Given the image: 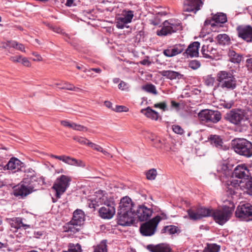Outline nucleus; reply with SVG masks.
I'll list each match as a JSON object with an SVG mask.
<instances>
[{
    "instance_id": "1",
    "label": "nucleus",
    "mask_w": 252,
    "mask_h": 252,
    "mask_svg": "<svg viewBox=\"0 0 252 252\" xmlns=\"http://www.w3.org/2000/svg\"><path fill=\"white\" fill-rule=\"evenodd\" d=\"M217 87L224 91H230L236 89L237 80L232 73L221 70L218 72L216 77Z\"/></svg>"
},
{
    "instance_id": "2",
    "label": "nucleus",
    "mask_w": 252,
    "mask_h": 252,
    "mask_svg": "<svg viewBox=\"0 0 252 252\" xmlns=\"http://www.w3.org/2000/svg\"><path fill=\"white\" fill-rule=\"evenodd\" d=\"M234 208L232 204L231 207L223 206L221 209H210V217H212L216 223L222 225L230 219Z\"/></svg>"
},
{
    "instance_id": "3",
    "label": "nucleus",
    "mask_w": 252,
    "mask_h": 252,
    "mask_svg": "<svg viewBox=\"0 0 252 252\" xmlns=\"http://www.w3.org/2000/svg\"><path fill=\"white\" fill-rule=\"evenodd\" d=\"M234 151L238 155L250 158L252 156V143L244 138H235L231 142Z\"/></svg>"
},
{
    "instance_id": "4",
    "label": "nucleus",
    "mask_w": 252,
    "mask_h": 252,
    "mask_svg": "<svg viewBox=\"0 0 252 252\" xmlns=\"http://www.w3.org/2000/svg\"><path fill=\"white\" fill-rule=\"evenodd\" d=\"M71 180V177L64 175H61L57 178L52 188L56 191V196L57 198H60L66 191Z\"/></svg>"
},
{
    "instance_id": "5",
    "label": "nucleus",
    "mask_w": 252,
    "mask_h": 252,
    "mask_svg": "<svg viewBox=\"0 0 252 252\" xmlns=\"http://www.w3.org/2000/svg\"><path fill=\"white\" fill-rule=\"evenodd\" d=\"M180 21L173 19L165 21L163 23V27L159 30L157 31L158 36H166L171 34L181 29Z\"/></svg>"
},
{
    "instance_id": "6",
    "label": "nucleus",
    "mask_w": 252,
    "mask_h": 252,
    "mask_svg": "<svg viewBox=\"0 0 252 252\" xmlns=\"http://www.w3.org/2000/svg\"><path fill=\"white\" fill-rule=\"evenodd\" d=\"M160 220V217L157 216L148 221L141 224L139 230L142 235L144 236L153 235L156 232L157 226Z\"/></svg>"
},
{
    "instance_id": "7",
    "label": "nucleus",
    "mask_w": 252,
    "mask_h": 252,
    "mask_svg": "<svg viewBox=\"0 0 252 252\" xmlns=\"http://www.w3.org/2000/svg\"><path fill=\"white\" fill-rule=\"evenodd\" d=\"M246 113L241 109H232L227 112L224 116V119L234 125H240L245 121Z\"/></svg>"
},
{
    "instance_id": "8",
    "label": "nucleus",
    "mask_w": 252,
    "mask_h": 252,
    "mask_svg": "<svg viewBox=\"0 0 252 252\" xmlns=\"http://www.w3.org/2000/svg\"><path fill=\"white\" fill-rule=\"evenodd\" d=\"M198 116L202 121L206 123L211 122L214 124L217 123L221 118V115L220 111L209 109L202 110L199 113Z\"/></svg>"
},
{
    "instance_id": "9",
    "label": "nucleus",
    "mask_w": 252,
    "mask_h": 252,
    "mask_svg": "<svg viewBox=\"0 0 252 252\" xmlns=\"http://www.w3.org/2000/svg\"><path fill=\"white\" fill-rule=\"evenodd\" d=\"M118 222L122 226H129L135 223V214L134 210L129 211H118Z\"/></svg>"
},
{
    "instance_id": "10",
    "label": "nucleus",
    "mask_w": 252,
    "mask_h": 252,
    "mask_svg": "<svg viewBox=\"0 0 252 252\" xmlns=\"http://www.w3.org/2000/svg\"><path fill=\"white\" fill-rule=\"evenodd\" d=\"M190 220H200L203 218L210 216V209L203 207L191 208L187 211Z\"/></svg>"
},
{
    "instance_id": "11",
    "label": "nucleus",
    "mask_w": 252,
    "mask_h": 252,
    "mask_svg": "<svg viewBox=\"0 0 252 252\" xmlns=\"http://www.w3.org/2000/svg\"><path fill=\"white\" fill-rule=\"evenodd\" d=\"M235 216L246 221L252 220V205L245 203L239 205L235 211Z\"/></svg>"
},
{
    "instance_id": "12",
    "label": "nucleus",
    "mask_w": 252,
    "mask_h": 252,
    "mask_svg": "<svg viewBox=\"0 0 252 252\" xmlns=\"http://www.w3.org/2000/svg\"><path fill=\"white\" fill-rule=\"evenodd\" d=\"M115 213V203L109 200L98 210L99 216L103 219H110Z\"/></svg>"
},
{
    "instance_id": "13",
    "label": "nucleus",
    "mask_w": 252,
    "mask_h": 252,
    "mask_svg": "<svg viewBox=\"0 0 252 252\" xmlns=\"http://www.w3.org/2000/svg\"><path fill=\"white\" fill-rule=\"evenodd\" d=\"M135 216L140 221H147L151 218L153 211L144 205H139L134 208Z\"/></svg>"
},
{
    "instance_id": "14",
    "label": "nucleus",
    "mask_w": 252,
    "mask_h": 252,
    "mask_svg": "<svg viewBox=\"0 0 252 252\" xmlns=\"http://www.w3.org/2000/svg\"><path fill=\"white\" fill-rule=\"evenodd\" d=\"M35 189L32 185H25L19 184L13 188V194L16 197L19 198H24L27 195L34 191Z\"/></svg>"
},
{
    "instance_id": "15",
    "label": "nucleus",
    "mask_w": 252,
    "mask_h": 252,
    "mask_svg": "<svg viewBox=\"0 0 252 252\" xmlns=\"http://www.w3.org/2000/svg\"><path fill=\"white\" fill-rule=\"evenodd\" d=\"M238 36L247 42H252V27L250 25H240L236 28Z\"/></svg>"
},
{
    "instance_id": "16",
    "label": "nucleus",
    "mask_w": 252,
    "mask_h": 252,
    "mask_svg": "<svg viewBox=\"0 0 252 252\" xmlns=\"http://www.w3.org/2000/svg\"><path fill=\"white\" fill-rule=\"evenodd\" d=\"M203 2L201 0H185L183 11L195 14L202 7Z\"/></svg>"
},
{
    "instance_id": "17",
    "label": "nucleus",
    "mask_w": 252,
    "mask_h": 252,
    "mask_svg": "<svg viewBox=\"0 0 252 252\" xmlns=\"http://www.w3.org/2000/svg\"><path fill=\"white\" fill-rule=\"evenodd\" d=\"M233 176L239 178L248 179L252 176L250 170L245 164L237 165L232 172Z\"/></svg>"
},
{
    "instance_id": "18",
    "label": "nucleus",
    "mask_w": 252,
    "mask_h": 252,
    "mask_svg": "<svg viewBox=\"0 0 252 252\" xmlns=\"http://www.w3.org/2000/svg\"><path fill=\"white\" fill-rule=\"evenodd\" d=\"M24 164L16 158H11L7 163L3 167V170H11L13 173H15L21 170L23 167Z\"/></svg>"
},
{
    "instance_id": "19",
    "label": "nucleus",
    "mask_w": 252,
    "mask_h": 252,
    "mask_svg": "<svg viewBox=\"0 0 252 252\" xmlns=\"http://www.w3.org/2000/svg\"><path fill=\"white\" fill-rule=\"evenodd\" d=\"M109 200L107 199L106 196L102 194H99L98 195L94 196L89 200L88 205L90 208H93L94 210H95L100 205H104V204Z\"/></svg>"
},
{
    "instance_id": "20",
    "label": "nucleus",
    "mask_w": 252,
    "mask_h": 252,
    "mask_svg": "<svg viewBox=\"0 0 252 252\" xmlns=\"http://www.w3.org/2000/svg\"><path fill=\"white\" fill-rule=\"evenodd\" d=\"M146 249L150 252H173L170 245L166 243L149 244L146 246Z\"/></svg>"
},
{
    "instance_id": "21",
    "label": "nucleus",
    "mask_w": 252,
    "mask_h": 252,
    "mask_svg": "<svg viewBox=\"0 0 252 252\" xmlns=\"http://www.w3.org/2000/svg\"><path fill=\"white\" fill-rule=\"evenodd\" d=\"M185 48L184 44H176L172 47H169L163 51V54L167 57L175 56L183 52Z\"/></svg>"
},
{
    "instance_id": "22",
    "label": "nucleus",
    "mask_w": 252,
    "mask_h": 252,
    "mask_svg": "<svg viewBox=\"0 0 252 252\" xmlns=\"http://www.w3.org/2000/svg\"><path fill=\"white\" fill-rule=\"evenodd\" d=\"M133 12L129 10L122 17L117 19L116 27L118 29H123L125 27V25L129 23L133 17Z\"/></svg>"
},
{
    "instance_id": "23",
    "label": "nucleus",
    "mask_w": 252,
    "mask_h": 252,
    "mask_svg": "<svg viewBox=\"0 0 252 252\" xmlns=\"http://www.w3.org/2000/svg\"><path fill=\"white\" fill-rule=\"evenodd\" d=\"M23 219L20 217H15L9 219L8 222L11 227L16 229L23 228L24 229L26 230L28 228H31V225L24 223L23 222Z\"/></svg>"
},
{
    "instance_id": "24",
    "label": "nucleus",
    "mask_w": 252,
    "mask_h": 252,
    "mask_svg": "<svg viewBox=\"0 0 252 252\" xmlns=\"http://www.w3.org/2000/svg\"><path fill=\"white\" fill-rule=\"evenodd\" d=\"M135 206L129 197L125 196L121 199L119 205L120 209L118 211H125L134 210Z\"/></svg>"
},
{
    "instance_id": "25",
    "label": "nucleus",
    "mask_w": 252,
    "mask_h": 252,
    "mask_svg": "<svg viewBox=\"0 0 252 252\" xmlns=\"http://www.w3.org/2000/svg\"><path fill=\"white\" fill-rule=\"evenodd\" d=\"M199 47L200 43L199 42H193L188 46L184 54H186L188 57L190 58L197 57L199 55Z\"/></svg>"
},
{
    "instance_id": "26",
    "label": "nucleus",
    "mask_w": 252,
    "mask_h": 252,
    "mask_svg": "<svg viewBox=\"0 0 252 252\" xmlns=\"http://www.w3.org/2000/svg\"><path fill=\"white\" fill-rule=\"evenodd\" d=\"M81 225L70 220L65 224L63 228L64 232L68 233L70 235H72L78 232L81 230Z\"/></svg>"
},
{
    "instance_id": "27",
    "label": "nucleus",
    "mask_w": 252,
    "mask_h": 252,
    "mask_svg": "<svg viewBox=\"0 0 252 252\" xmlns=\"http://www.w3.org/2000/svg\"><path fill=\"white\" fill-rule=\"evenodd\" d=\"M160 74L171 80L180 79L183 78L184 75L179 72L173 70H162L159 72Z\"/></svg>"
},
{
    "instance_id": "28",
    "label": "nucleus",
    "mask_w": 252,
    "mask_h": 252,
    "mask_svg": "<svg viewBox=\"0 0 252 252\" xmlns=\"http://www.w3.org/2000/svg\"><path fill=\"white\" fill-rule=\"evenodd\" d=\"M72 222L82 225L85 221V214L84 212L80 209L76 210L73 214V217L71 220Z\"/></svg>"
},
{
    "instance_id": "29",
    "label": "nucleus",
    "mask_w": 252,
    "mask_h": 252,
    "mask_svg": "<svg viewBox=\"0 0 252 252\" xmlns=\"http://www.w3.org/2000/svg\"><path fill=\"white\" fill-rule=\"evenodd\" d=\"M140 112L147 118L155 121H157L159 116L158 112L153 110L150 106L145 109H142Z\"/></svg>"
},
{
    "instance_id": "30",
    "label": "nucleus",
    "mask_w": 252,
    "mask_h": 252,
    "mask_svg": "<svg viewBox=\"0 0 252 252\" xmlns=\"http://www.w3.org/2000/svg\"><path fill=\"white\" fill-rule=\"evenodd\" d=\"M216 52V50L214 49L212 47L208 45H203L202 47L201 53L203 56V57L209 59H213L215 57L214 54Z\"/></svg>"
},
{
    "instance_id": "31",
    "label": "nucleus",
    "mask_w": 252,
    "mask_h": 252,
    "mask_svg": "<svg viewBox=\"0 0 252 252\" xmlns=\"http://www.w3.org/2000/svg\"><path fill=\"white\" fill-rule=\"evenodd\" d=\"M229 60L232 63L239 64L242 59L243 55L236 53L233 49H229L228 52Z\"/></svg>"
},
{
    "instance_id": "32",
    "label": "nucleus",
    "mask_w": 252,
    "mask_h": 252,
    "mask_svg": "<svg viewBox=\"0 0 252 252\" xmlns=\"http://www.w3.org/2000/svg\"><path fill=\"white\" fill-rule=\"evenodd\" d=\"M210 142L213 146L219 149H223V141L221 138L218 135H211L209 138Z\"/></svg>"
},
{
    "instance_id": "33",
    "label": "nucleus",
    "mask_w": 252,
    "mask_h": 252,
    "mask_svg": "<svg viewBox=\"0 0 252 252\" xmlns=\"http://www.w3.org/2000/svg\"><path fill=\"white\" fill-rule=\"evenodd\" d=\"M63 162L71 165L79 167H84L85 163L81 160H77L76 158H72L68 156H64Z\"/></svg>"
},
{
    "instance_id": "34",
    "label": "nucleus",
    "mask_w": 252,
    "mask_h": 252,
    "mask_svg": "<svg viewBox=\"0 0 252 252\" xmlns=\"http://www.w3.org/2000/svg\"><path fill=\"white\" fill-rule=\"evenodd\" d=\"M218 43L221 45H228L231 43L230 37L225 33L219 34L216 37Z\"/></svg>"
},
{
    "instance_id": "35",
    "label": "nucleus",
    "mask_w": 252,
    "mask_h": 252,
    "mask_svg": "<svg viewBox=\"0 0 252 252\" xmlns=\"http://www.w3.org/2000/svg\"><path fill=\"white\" fill-rule=\"evenodd\" d=\"M220 246L215 243H207L202 252H219Z\"/></svg>"
},
{
    "instance_id": "36",
    "label": "nucleus",
    "mask_w": 252,
    "mask_h": 252,
    "mask_svg": "<svg viewBox=\"0 0 252 252\" xmlns=\"http://www.w3.org/2000/svg\"><path fill=\"white\" fill-rule=\"evenodd\" d=\"M213 20L216 23H225L227 22L226 15L221 12L217 13L213 16Z\"/></svg>"
},
{
    "instance_id": "37",
    "label": "nucleus",
    "mask_w": 252,
    "mask_h": 252,
    "mask_svg": "<svg viewBox=\"0 0 252 252\" xmlns=\"http://www.w3.org/2000/svg\"><path fill=\"white\" fill-rule=\"evenodd\" d=\"M180 232V230L178 227L173 225L165 226L162 229V233H167L170 235L174 234Z\"/></svg>"
},
{
    "instance_id": "38",
    "label": "nucleus",
    "mask_w": 252,
    "mask_h": 252,
    "mask_svg": "<svg viewBox=\"0 0 252 252\" xmlns=\"http://www.w3.org/2000/svg\"><path fill=\"white\" fill-rule=\"evenodd\" d=\"M55 85L59 86V88L62 90H67L70 91H76V87L73 85L67 82H63L61 83H56Z\"/></svg>"
},
{
    "instance_id": "39",
    "label": "nucleus",
    "mask_w": 252,
    "mask_h": 252,
    "mask_svg": "<svg viewBox=\"0 0 252 252\" xmlns=\"http://www.w3.org/2000/svg\"><path fill=\"white\" fill-rule=\"evenodd\" d=\"M81 246L79 244L69 243L68 245V250L63 252H82Z\"/></svg>"
},
{
    "instance_id": "40",
    "label": "nucleus",
    "mask_w": 252,
    "mask_h": 252,
    "mask_svg": "<svg viewBox=\"0 0 252 252\" xmlns=\"http://www.w3.org/2000/svg\"><path fill=\"white\" fill-rule=\"evenodd\" d=\"M142 89L146 92L153 94H157L158 92L157 91L155 86L151 83H148L142 87Z\"/></svg>"
},
{
    "instance_id": "41",
    "label": "nucleus",
    "mask_w": 252,
    "mask_h": 252,
    "mask_svg": "<svg viewBox=\"0 0 252 252\" xmlns=\"http://www.w3.org/2000/svg\"><path fill=\"white\" fill-rule=\"evenodd\" d=\"M94 252H107L106 240H103L94 250Z\"/></svg>"
},
{
    "instance_id": "42",
    "label": "nucleus",
    "mask_w": 252,
    "mask_h": 252,
    "mask_svg": "<svg viewBox=\"0 0 252 252\" xmlns=\"http://www.w3.org/2000/svg\"><path fill=\"white\" fill-rule=\"evenodd\" d=\"M146 178L149 180H154L157 175V171L154 168L149 170L146 173Z\"/></svg>"
},
{
    "instance_id": "43",
    "label": "nucleus",
    "mask_w": 252,
    "mask_h": 252,
    "mask_svg": "<svg viewBox=\"0 0 252 252\" xmlns=\"http://www.w3.org/2000/svg\"><path fill=\"white\" fill-rule=\"evenodd\" d=\"M200 62L196 60H191L189 63V67L193 70L198 69L200 67Z\"/></svg>"
},
{
    "instance_id": "44",
    "label": "nucleus",
    "mask_w": 252,
    "mask_h": 252,
    "mask_svg": "<svg viewBox=\"0 0 252 252\" xmlns=\"http://www.w3.org/2000/svg\"><path fill=\"white\" fill-rule=\"evenodd\" d=\"M245 186L247 193L250 195L252 196V176L246 183Z\"/></svg>"
},
{
    "instance_id": "45",
    "label": "nucleus",
    "mask_w": 252,
    "mask_h": 252,
    "mask_svg": "<svg viewBox=\"0 0 252 252\" xmlns=\"http://www.w3.org/2000/svg\"><path fill=\"white\" fill-rule=\"evenodd\" d=\"M73 139L81 144L86 145L87 146H89V143L90 142L87 138L80 136H75L73 138Z\"/></svg>"
},
{
    "instance_id": "46",
    "label": "nucleus",
    "mask_w": 252,
    "mask_h": 252,
    "mask_svg": "<svg viewBox=\"0 0 252 252\" xmlns=\"http://www.w3.org/2000/svg\"><path fill=\"white\" fill-rule=\"evenodd\" d=\"M61 124L62 126L68 127L69 128H71L72 129L75 130L76 129V124L74 123H70L69 121L66 120L62 121L61 122Z\"/></svg>"
},
{
    "instance_id": "47",
    "label": "nucleus",
    "mask_w": 252,
    "mask_h": 252,
    "mask_svg": "<svg viewBox=\"0 0 252 252\" xmlns=\"http://www.w3.org/2000/svg\"><path fill=\"white\" fill-rule=\"evenodd\" d=\"M215 82V78L211 76H207L205 79V84L207 86H213Z\"/></svg>"
},
{
    "instance_id": "48",
    "label": "nucleus",
    "mask_w": 252,
    "mask_h": 252,
    "mask_svg": "<svg viewBox=\"0 0 252 252\" xmlns=\"http://www.w3.org/2000/svg\"><path fill=\"white\" fill-rule=\"evenodd\" d=\"M172 130L175 133L178 134L182 135L184 133L183 129L181 126L177 125L172 126Z\"/></svg>"
},
{
    "instance_id": "49",
    "label": "nucleus",
    "mask_w": 252,
    "mask_h": 252,
    "mask_svg": "<svg viewBox=\"0 0 252 252\" xmlns=\"http://www.w3.org/2000/svg\"><path fill=\"white\" fill-rule=\"evenodd\" d=\"M227 187L226 188V191L228 194L232 195L236 194L237 193V190L236 189L233 188L232 186L229 185V183H227Z\"/></svg>"
},
{
    "instance_id": "50",
    "label": "nucleus",
    "mask_w": 252,
    "mask_h": 252,
    "mask_svg": "<svg viewBox=\"0 0 252 252\" xmlns=\"http://www.w3.org/2000/svg\"><path fill=\"white\" fill-rule=\"evenodd\" d=\"M154 107L155 108H159L164 111L167 110V104L165 102H162L160 103L155 104Z\"/></svg>"
},
{
    "instance_id": "51",
    "label": "nucleus",
    "mask_w": 252,
    "mask_h": 252,
    "mask_svg": "<svg viewBox=\"0 0 252 252\" xmlns=\"http://www.w3.org/2000/svg\"><path fill=\"white\" fill-rule=\"evenodd\" d=\"M113 110L117 112H127L128 108L124 106L116 105L115 108Z\"/></svg>"
},
{
    "instance_id": "52",
    "label": "nucleus",
    "mask_w": 252,
    "mask_h": 252,
    "mask_svg": "<svg viewBox=\"0 0 252 252\" xmlns=\"http://www.w3.org/2000/svg\"><path fill=\"white\" fill-rule=\"evenodd\" d=\"M90 147L92 148L93 149L100 152V151H102V147L99 145H98L95 143L90 142L89 143V146Z\"/></svg>"
},
{
    "instance_id": "53",
    "label": "nucleus",
    "mask_w": 252,
    "mask_h": 252,
    "mask_svg": "<svg viewBox=\"0 0 252 252\" xmlns=\"http://www.w3.org/2000/svg\"><path fill=\"white\" fill-rule=\"evenodd\" d=\"M229 185L236 189V190H238L240 187L239 183L238 180L230 181V184H229Z\"/></svg>"
},
{
    "instance_id": "54",
    "label": "nucleus",
    "mask_w": 252,
    "mask_h": 252,
    "mask_svg": "<svg viewBox=\"0 0 252 252\" xmlns=\"http://www.w3.org/2000/svg\"><path fill=\"white\" fill-rule=\"evenodd\" d=\"M212 22H214L213 20V17L211 19H206L204 22V26L206 27L210 25L212 27L215 26V24L212 23Z\"/></svg>"
},
{
    "instance_id": "55",
    "label": "nucleus",
    "mask_w": 252,
    "mask_h": 252,
    "mask_svg": "<svg viewBox=\"0 0 252 252\" xmlns=\"http://www.w3.org/2000/svg\"><path fill=\"white\" fill-rule=\"evenodd\" d=\"M23 65L25 66H29L30 65V63L26 58H21V62Z\"/></svg>"
},
{
    "instance_id": "56",
    "label": "nucleus",
    "mask_w": 252,
    "mask_h": 252,
    "mask_svg": "<svg viewBox=\"0 0 252 252\" xmlns=\"http://www.w3.org/2000/svg\"><path fill=\"white\" fill-rule=\"evenodd\" d=\"M21 56H13L10 58V60L14 63H20Z\"/></svg>"
},
{
    "instance_id": "57",
    "label": "nucleus",
    "mask_w": 252,
    "mask_h": 252,
    "mask_svg": "<svg viewBox=\"0 0 252 252\" xmlns=\"http://www.w3.org/2000/svg\"><path fill=\"white\" fill-rule=\"evenodd\" d=\"M140 63L142 65L150 66L152 64V63L148 59H145L142 61H141L140 62Z\"/></svg>"
},
{
    "instance_id": "58",
    "label": "nucleus",
    "mask_w": 252,
    "mask_h": 252,
    "mask_svg": "<svg viewBox=\"0 0 252 252\" xmlns=\"http://www.w3.org/2000/svg\"><path fill=\"white\" fill-rule=\"evenodd\" d=\"M246 63L248 69L252 71V58L248 59Z\"/></svg>"
},
{
    "instance_id": "59",
    "label": "nucleus",
    "mask_w": 252,
    "mask_h": 252,
    "mask_svg": "<svg viewBox=\"0 0 252 252\" xmlns=\"http://www.w3.org/2000/svg\"><path fill=\"white\" fill-rule=\"evenodd\" d=\"M76 130L78 131H86L87 130V128L83 126L80 125H76Z\"/></svg>"
},
{
    "instance_id": "60",
    "label": "nucleus",
    "mask_w": 252,
    "mask_h": 252,
    "mask_svg": "<svg viewBox=\"0 0 252 252\" xmlns=\"http://www.w3.org/2000/svg\"><path fill=\"white\" fill-rule=\"evenodd\" d=\"M127 84L124 81H121L120 83L118 85L119 89L122 90H124L126 87Z\"/></svg>"
},
{
    "instance_id": "61",
    "label": "nucleus",
    "mask_w": 252,
    "mask_h": 252,
    "mask_svg": "<svg viewBox=\"0 0 252 252\" xmlns=\"http://www.w3.org/2000/svg\"><path fill=\"white\" fill-rule=\"evenodd\" d=\"M171 107L176 108V109H179L180 104L178 102L174 100H172L171 101Z\"/></svg>"
},
{
    "instance_id": "62",
    "label": "nucleus",
    "mask_w": 252,
    "mask_h": 252,
    "mask_svg": "<svg viewBox=\"0 0 252 252\" xmlns=\"http://www.w3.org/2000/svg\"><path fill=\"white\" fill-rule=\"evenodd\" d=\"M233 104V103H232V102H225L223 104V106L225 108L230 109L232 107Z\"/></svg>"
},
{
    "instance_id": "63",
    "label": "nucleus",
    "mask_w": 252,
    "mask_h": 252,
    "mask_svg": "<svg viewBox=\"0 0 252 252\" xmlns=\"http://www.w3.org/2000/svg\"><path fill=\"white\" fill-rule=\"evenodd\" d=\"M16 49H17L20 51H21L22 52L23 51L25 52V47H24V45L21 43H18V45Z\"/></svg>"
},
{
    "instance_id": "64",
    "label": "nucleus",
    "mask_w": 252,
    "mask_h": 252,
    "mask_svg": "<svg viewBox=\"0 0 252 252\" xmlns=\"http://www.w3.org/2000/svg\"><path fill=\"white\" fill-rule=\"evenodd\" d=\"M8 42L9 43L10 46L14 48H16V47H17L18 42L16 41H8Z\"/></svg>"
}]
</instances>
